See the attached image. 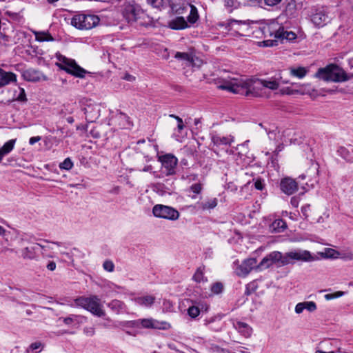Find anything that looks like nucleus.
Listing matches in <instances>:
<instances>
[{"label":"nucleus","instance_id":"nucleus-19","mask_svg":"<svg viewBox=\"0 0 353 353\" xmlns=\"http://www.w3.org/2000/svg\"><path fill=\"white\" fill-rule=\"evenodd\" d=\"M16 81L17 76L14 73L11 72H6L0 68V88Z\"/></svg>","mask_w":353,"mask_h":353},{"label":"nucleus","instance_id":"nucleus-30","mask_svg":"<svg viewBox=\"0 0 353 353\" xmlns=\"http://www.w3.org/2000/svg\"><path fill=\"white\" fill-rule=\"evenodd\" d=\"M205 268L203 266L199 267L196 269L193 275V280L198 283H205L208 282V279L205 276Z\"/></svg>","mask_w":353,"mask_h":353},{"label":"nucleus","instance_id":"nucleus-25","mask_svg":"<svg viewBox=\"0 0 353 353\" xmlns=\"http://www.w3.org/2000/svg\"><path fill=\"white\" fill-rule=\"evenodd\" d=\"M16 139H10L6 142L2 146L0 145V163H1L3 157L8 154L14 148Z\"/></svg>","mask_w":353,"mask_h":353},{"label":"nucleus","instance_id":"nucleus-36","mask_svg":"<svg viewBox=\"0 0 353 353\" xmlns=\"http://www.w3.org/2000/svg\"><path fill=\"white\" fill-rule=\"evenodd\" d=\"M44 347V345L40 341H36L31 343L26 349V353H39Z\"/></svg>","mask_w":353,"mask_h":353},{"label":"nucleus","instance_id":"nucleus-8","mask_svg":"<svg viewBox=\"0 0 353 353\" xmlns=\"http://www.w3.org/2000/svg\"><path fill=\"white\" fill-rule=\"evenodd\" d=\"M123 16L129 23L137 21L145 15L143 9L136 3H128L123 10Z\"/></svg>","mask_w":353,"mask_h":353},{"label":"nucleus","instance_id":"nucleus-12","mask_svg":"<svg viewBox=\"0 0 353 353\" xmlns=\"http://www.w3.org/2000/svg\"><path fill=\"white\" fill-rule=\"evenodd\" d=\"M256 260L255 259H247L235 268V272L238 276L244 277L247 276L254 268H256Z\"/></svg>","mask_w":353,"mask_h":353},{"label":"nucleus","instance_id":"nucleus-45","mask_svg":"<svg viewBox=\"0 0 353 353\" xmlns=\"http://www.w3.org/2000/svg\"><path fill=\"white\" fill-rule=\"evenodd\" d=\"M120 325L123 327H126L139 328V319L134 320V321H128L121 322Z\"/></svg>","mask_w":353,"mask_h":353},{"label":"nucleus","instance_id":"nucleus-17","mask_svg":"<svg viewBox=\"0 0 353 353\" xmlns=\"http://www.w3.org/2000/svg\"><path fill=\"white\" fill-rule=\"evenodd\" d=\"M288 258L302 261H312L314 257L307 250H295L288 252Z\"/></svg>","mask_w":353,"mask_h":353},{"label":"nucleus","instance_id":"nucleus-53","mask_svg":"<svg viewBox=\"0 0 353 353\" xmlns=\"http://www.w3.org/2000/svg\"><path fill=\"white\" fill-rule=\"evenodd\" d=\"M83 332L87 336H92L95 333L94 328L92 327H85L83 329Z\"/></svg>","mask_w":353,"mask_h":353},{"label":"nucleus","instance_id":"nucleus-28","mask_svg":"<svg viewBox=\"0 0 353 353\" xmlns=\"http://www.w3.org/2000/svg\"><path fill=\"white\" fill-rule=\"evenodd\" d=\"M155 301V297L152 295L140 296L134 299L137 304L143 307H150Z\"/></svg>","mask_w":353,"mask_h":353},{"label":"nucleus","instance_id":"nucleus-6","mask_svg":"<svg viewBox=\"0 0 353 353\" xmlns=\"http://www.w3.org/2000/svg\"><path fill=\"white\" fill-rule=\"evenodd\" d=\"M285 258L283 256L282 253L278 251H274L261 260L259 264L257 265L256 270L261 271L271 267L272 265L281 267L285 265Z\"/></svg>","mask_w":353,"mask_h":353},{"label":"nucleus","instance_id":"nucleus-35","mask_svg":"<svg viewBox=\"0 0 353 353\" xmlns=\"http://www.w3.org/2000/svg\"><path fill=\"white\" fill-rule=\"evenodd\" d=\"M305 137L301 132L294 133L290 139V145H300L303 144Z\"/></svg>","mask_w":353,"mask_h":353},{"label":"nucleus","instance_id":"nucleus-56","mask_svg":"<svg viewBox=\"0 0 353 353\" xmlns=\"http://www.w3.org/2000/svg\"><path fill=\"white\" fill-rule=\"evenodd\" d=\"M299 201H300L299 196H293L291 199V205L294 208H297L299 205Z\"/></svg>","mask_w":353,"mask_h":353},{"label":"nucleus","instance_id":"nucleus-16","mask_svg":"<svg viewBox=\"0 0 353 353\" xmlns=\"http://www.w3.org/2000/svg\"><path fill=\"white\" fill-rule=\"evenodd\" d=\"M218 203L216 198H208L194 204V208L198 211H207L214 209Z\"/></svg>","mask_w":353,"mask_h":353},{"label":"nucleus","instance_id":"nucleus-60","mask_svg":"<svg viewBox=\"0 0 353 353\" xmlns=\"http://www.w3.org/2000/svg\"><path fill=\"white\" fill-rule=\"evenodd\" d=\"M40 140H41V137H39V136L33 137L30 139L29 143L30 145H34L35 143L39 141Z\"/></svg>","mask_w":353,"mask_h":353},{"label":"nucleus","instance_id":"nucleus-1","mask_svg":"<svg viewBox=\"0 0 353 353\" xmlns=\"http://www.w3.org/2000/svg\"><path fill=\"white\" fill-rule=\"evenodd\" d=\"M222 90H227L233 93L241 94L246 97H263V90L261 86V79L255 81H242L237 79L225 80L219 85Z\"/></svg>","mask_w":353,"mask_h":353},{"label":"nucleus","instance_id":"nucleus-24","mask_svg":"<svg viewBox=\"0 0 353 353\" xmlns=\"http://www.w3.org/2000/svg\"><path fill=\"white\" fill-rule=\"evenodd\" d=\"M204 325L209 327L211 330L219 332L222 330V323L221 319L219 317H211L205 319Z\"/></svg>","mask_w":353,"mask_h":353},{"label":"nucleus","instance_id":"nucleus-38","mask_svg":"<svg viewBox=\"0 0 353 353\" xmlns=\"http://www.w3.org/2000/svg\"><path fill=\"white\" fill-rule=\"evenodd\" d=\"M50 250H53V247L50 245H41L40 247V251L43 257L54 258L56 257L54 254H49L48 252Z\"/></svg>","mask_w":353,"mask_h":353},{"label":"nucleus","instance_id":"nucleus-43","mask_svg":"<svg viewBox=\"0 0 353 353\" xmlns=\"http://www.w3.org/2000/svg\"><path fill=\"white\" fill-rule=\"evenodd\" d=\"M223 289V285L220 282L214 283L211 286V291L214 294H218L221 292H222Z\"/></svg>","mask_w":353,"mask_h":353},{"label":"nucleus","instance_id":"nucleus-18","mask_svg":"<svg viewBox=\"0 0 353 353\" xmlns=\"http://www.w3.org/2000/svg\"><path fill=\"white\" fill-rule=\"evenodd\" d=\"M234 328L245 338H249L252 333V328L246 323L238 320L232 321Z\"/></svg>","mask_w":353,"mask_h":353},{"label":"nucleus","instance_id":"nucleus-4","mask_svg":"<svg viewBox=\"0 0 353 353\" xmlns=\"http://www.w3.org/2000/svg\"><path fill=\"white\" fill-rule=\"evenodd\" d=\"M99 21L100 19L97 15L77 14L72 17L70 24L77 29L87 30L98 26Z\"/></svg>","mask_w":353,"mask_h":353},{"label":"nucleus","instance_id":"nucleus-61","mask_svg":"<svg viewBox=\"0 0 353 353\" xmlns=\"http://www.w3.org/2000/svg\"><path fill=\"white\" fill-rule=\"evenodd\" d=\"M338 254V252L333 249H328L327 251V254L330 257H336L335 254Z\"/></svg>","mask_w":353,"mask_h":353},{"label":"nucleus","instance_id":"nucleus-39","mask_svg":"<svg viewBox=\"0 0 353 353\" xmlns=\"http://www.w3.org/2000/svg\"><path fill=\"white\" fill-rule=\"evenodd\" d=\"M230 26L232 29H239L242 30L243 28L248 29V25L245 22L239 21L237 20L232 19L229 23Z\"/></svg>","mask_w":353,"mask_h":353},{"label":"nucleus","instance_id":"nucleus-52","mask_svg":"<svg viewBox=\"0 0 353 353\" xmlns=\"http://www.w3.org/2000/svg\"><path fill=\"white\" fill-rule=\"evenodd\" d=\"M285 32L284 31L283 27H280L278 30L275 32V37L280 39V38H284L285 37Z\"/></svg>","mask_w":353,"mask_h":353},{"label":"nucleus","instance_id":"nucleus-14","mask_svg":"<svg viewBox=\"0 0 353 353\" xmlns=\"http://www.w3.org/2000/svg\"><path fill=\"white\" fill-rule=\"evenodd\" d=\"M211 141L214 145L221 147L230 145L232 142H234V138L232 135L223 136L214 132L211 134Z\"/></svg>","mask_w":353,"mask_h":353},{"label":"nucleus","instance_id":"nucleus-21","mask_svg":"<svg viewBox=\"0 0 353 353\" xmlns=\"http://www.w3.org/2000/svg\"><path fill=\"white\" fill-rule=\"evenodd\" d=\"M114 122L117 123L121 128H130L132 126L129 117L121 112L116 114Z\"/></svg>","mask_w":353,"mask_h":353},{"label":"nucleus","instance_id":"nucleus-41","mask_svg":"<svg viewBox=\"0 0 353 353\" xmlns=\"http://www.w3.org/2000/svg\"><path fill=\"white\" fill-rule=\"evenodd\" d=\"M146 1L152 7L157 9H161L165 5V0H146Z\"/></svg>","mask_w":353,"mask_h":353},{"label":"nucleus","instance_id":"nucleus-3","mask_svg":"<svg viewBox=\"0 0 353 353\" xmlns=\"http://www.w3.org/2000/svg\"><path fill=\"white\" fill-rule=\"evenodd\" d=\"M74 303L77 306L88 310L94 316L103 317L105 315L103 304L96 295L78 297L74 300Z\"/></svg>","mask_w":353,"mask_h":353},{"label":"nucleus","instance_id":"nucleus-31","mask_svg":"<svg viewBox=\"0 0 353 353\" xmlns=\"http://www.w3.org/2000/svg\"><path fill=\"white\" fill-rule=\"evenodd\" d=\"M263 90L268 88L270 90H276L279 88L280 81L278 79H261Z\"/></svg>","mask_w":353,"mask_h":353},{"label":"nucleus","instance_id":"nucleus-57","mask_svg":"<svg viewBox=\"0 0 353 353\" xmlns=\"http://www.w3.org/2000/svg\"><path fill=\"white\" fill-rule=\"evenodd\" d=\"M254 187L259 190H262L263 189V181L261 179H257L254 183Z\"/></svg>","mask_w":353,"mask_h":353},{"label":"nucleus","instance_id":"nucleus-42","mask_svg":"<svg viewBox=\"0 0 353 353\" xmlns=\"http://www.w3.org/2000/svg\"><path fill=\"white\" fill-rule=\"evenodd\" d=\"M73 166V163L70 158H66L62 163L59 164L61 170H70Z\"/></svg>","mask_w":353,"mask_h":353},{"label":"nucleus","instance_id":"nucleus-26","mask_svg":"<svg viewBox=\"0 0 353 353\" xmlns=\"http://www.w3.org/2000/svg\"><path fill=\"white\" fill-rule=\"evenodd\" d=\"M305 309L309 312H314L316 310V305L313 301H305V302L299 303L295 307V312L297 314H300Z\"/></svg>","mask_w":353,"mask_h":353},{"label":"nucleus","instance_id":"nucleus-11","mask_svg":"<svg viewBox=\"0 0 353 353\" xmlns=\"http://www.w3.org/2000/svg\"><path fill=\"white\" fill-rule=\"evenodd\" d=\"M139 328L168 330L171 327L166 321H159L152 318L139 319Z\"/></svg>","mask_w":353,"mask_h":353},{"label":"nucleus","instance_id":"nucleus-7","mask_svg":"<svg viewBox=\"0 0 353 353\" xmlns=\"http://www.w3.org/2000/svg\"><path fill=\"white\" fill-rule=\"evenodd\" d=\"M152 213L156 217L170 221H176L180 216L179 212L174 208L160 204L153 207Z\"/></svg>","mask_w":353,"mask_h":353},{"label":"nucleus","instance_id":"nucleus-51","mask_svg":"<svg viewBox=\"0 0 353 353\" xmlns=\"http://www.w3.org/2000/svg\"><path fill=\"white\" fill-rule=\"evenodd\" d=\"M170 117L174 118L177 121V122H178L177 129H178L179 132H181L184 128V125H183L182 119L176 115H174V114H170Z\"/></svg>","mask_w":353,"mask_h":353},{"label":"nucleus","instance_id":"nucleus-9","mask_svg":"<svg viewBox=\"0 0 353 353\" xmlns=\"http://www.w3.org/2000/svg\"><path fill=\"white\" fill-rule=\"evenodd\" d=\"M82 110L84 112L88 122H94L100 116V108L91 99H85Z\"/></svg>","mask_w":353,"mask_h":353},{"label":"nucleus","instance_id":"nucleus-10","mask_svg":"<svg viewBox=\"0 0 353 353\" xmlns=\"http://www.w3.org/2000/svg\"><path fill=\"white\" fill-rule=\"evenodd\" d=\"M159 161L162 164L163 172L166 175L174 174L175 168L177 165V159L172 154H165L159 157Z\"/></svg>","mask_w":353,"mask_h":353},{"label":"nucleus","instance_id":"nucleus-22","mask_svg":"<svg viewBox=\"0 0 353 353\" xmlns=\"http://www.w3.org/2000/svg\"><path fill=\"white\" fill-rule=\"evenodd\" d=\"M168 27L172 30H183L188 28V25L184 17H176L169 21Z\"/></svg>","mask_w":353,"mask_h":353},{"label":"nucleus","instance_id":"nucleus-64","mask_svg":"<svg viewBox=\"0 0 353 353\" xmlns=\"http://www.w3.org/2000/svg\"><path fill=\"white\" fill-rule=\"evenodd\" d=\"M342 258L346 260H353V253L348 252L347 254H345Z\"/></svg>","mask_w":353,"mask_h":353},{"label":"nucleus","instance_id":"nucleus-15","mask_svg":"<svg viewBox=\"0 0 353 353\" xmlns=\"http://www.w3.org/2000/svg\"><path fill=\"white\" fill-rule=\"evenodd\" d=\"M40 243H34L30 246L26 247L21 250V257L23 259H36L38 258V253L40 251Z\"/></svg>","mask_w":353,"mask_h":353},{"label":"nucleus","instance_id":"nucleus-5","mask_svg":"<svg viewBox=\"0 0 353 353\" xmlns=\"http://www.w3.org/2000/svg\"><path fill=\"white\" fill-rule=\"evenodd\" d=\"M59 68L76 77L83 78L85 74L90 73L83 68L80 67L74 60L68 59L65 57L59 58Z\"/></svg>","mask_w":353,"mask_h":353},{"label":"nucleus","instance_id":"nucleus-29","mask_svg":"<svg viewBox=\"0 0 353 353\" xmlns=\"http://www.w3.org/2000/svg\"><path fill=\"white\" fill-rule=\"evenodd\" d=\"M108 307L116 314H119L123 312L125 307V304L119 300L114 299L111 301L108 304Z\"/></svg>","mask_w":353,"mask_h":353},{"label":"nucleus","instance_id":"nucleus-44","mask_svg":"<svg viewBox=\"0 0 353 353\" xmlns=\"http://www.w3.org/2000/svg\"><path fill=\"white\" fill-rule=\"evenodd\" d=\"M188 314L192 318L197 317L200 314V310L197 306L192 305L188 309Z\"/></svg>","mask_w":353,"mask_h":353},{"label":"nucleus","instance_id":"nucleus-20","mask_svg":"<svg viewBox=\"0 0 353 353\" xmlns=\"http://www.w3.org/2000/svg\"><path fill=\"white\" fill-rule=\"evenodd\" d=\"M22 76L28 81H39L43 77L41 72L33 68H29L23 71Z\"/></svg>","mask_w":353,"mask_h":353},{"label":"nucleus","instance_id":"nucleus-27","mask_svg":"<svg viewBox=\"0 0 353 353\" xmlns=\"http://www.w3.org/2000/svg\"><path fill=\"white\" fill-rule=\"evenodd\" d=\"M285 223L282 219L274 220L269 226V230L272 233H279L284 230L285 228Z\"/></svg>","mask_w":353,"mask_h":353},{"label":"nucleus","instance_id":"nucleus-32","mask_svg":"<svg viewBox=\"0 0 353 353\" xmlns=\"http://www.w3.org/2000/svg\"><path fill=\"white\" fill-rule=\"evenodd\" d=\"M304 39L305 35L301 32L296 34L292 31H288V46L290 44L299 43Z\"/></svg>","mask_w":353,"mask_h":353},{"label":"nucleus","instance_id":"nucleus-37","mask_svg":"<svg viewBox=\"0 0 353 353\" xmlns=\"http://www.w3.org/2000/svg\"><path fill=\"white\" fill-rule=\"evenodd\" d=\"M199 19V14L196 8L190 5V12L188 17V21L190 23H194Z\"/></svg>","mask_w":353,"mask_h":353},{"label":"nucleus","instance_id":"nucleus-46","mask_svg":"<svg viewBox=\"0 0 353 353\" xmlns=\"http://www.w3.org/2000/svg\"><path fill=\"white\" fill-rule=\"evenodd\" d=\"M103 268L107 272H112L114 270V265L112 261L106 260L103 262Z\"/></svg>","mask_w":353,"mask_h":353},{"label":"nucleus","instance_id":"nucleus-48","mask_svg":"<svg viewBox=\"0 0 353 353\" xmlns=\"http://www.w3.org/2000/svg\"><path fill=\"white\" fill-rule=\"evenodd\" d=\"M344 294H345L344 292L338 291V292H336L334 293L325 294V299L326 300H331V299H333L341 297V296H343Z\"/></svg>","mask_w":353,"mask_h":353},{"label":"nucleus","instance_id":"nucleus-59","mask_svg":"<svg viewBox=\"0 0 353 353\" xmlns=\"http://www.w3.org/2000/svg\"><path fill=\"white\" fill-rule=\"evenodd\" d=\"M281 0H264L265 3L270 6H273L281 2Z\"/></svg>","mask_w":353,"mask_h":353},{"label":"nucleus","instance_id":"nucleus-13","mask_svg":"<svg viewBox=\"0 0 353 353\" xmlns=\"http://www.w3.org/2000/svg\"><path fill=\"white\" fill-rule=\"evenodd\" d=\"M311 20L316 26L323 27L330 21V17L324 10H317L312 15Z\"/></svg>","mask_w":353,"mask_h":353},{"label":"nucleus","instance_id":"nucleus-50","mask_svg":"<svg viewBox=\"0 0 353 353\" xmlns=\"http://www.w3.org/2000/svg\"><path fill=\"white\" fill-rule=\"evenodd\" d=\"M15 99L21 102H25L27 101L26 92L23 88H19V94Z\"/></svg>","mask_w":353,"mask_h":353},{"label":"nucleus","instance_id":"nucleus-34","mask_svg":"<svg viewBox=\"0 0 353 353\" xmlns=\"http://www.w3.org/2000/svg\"><path fill=\"white\" fill-rule=\"evenodd\" d=\"M309 70L305 67H298L290 68V74L299 79L303 78L308 72Z\"/></svg>","mask_w":353,"mask_h":353},{"label":"nucleus","instance_id":"nucleus-23","mask_svg":"<svg viewBox=\"0 0 353 353\" xmlns=\"http://www.w3.org/2000/svg\"><path fill=\"white\" fill-rule=\"evenodd\" d=\"M305 179V174L300 175L297 179L298 181H296V179H290L288 177V195L292 194L298 190L299 185H300L302 189H304V184L301 183L300 180H304Z\"/></svg>","mask_w":353,"mask_h":353},{"label":"nucleus","instance_id":"nucleus-40","mask_svg":"<svg viewBox=\"0 0 353 353\" xmlns=\"http://www.w3.org/2000/svg\"><path fill=\"white\" fill-rule=\"evenodd\" d=\"M174 57L177 59H182V60H185V61H187L190 63H192L193 62V57L188 53L187 52H177L175 55H174Z\"/></svg>","mask_w":353,"mask_h":353},{"label":"nucleus","instance_id":"nucleus-55","mask_svg":"<svg viewBox=\"0 0 353 353\" xmlns=\"http://www.w3.org/2000/svg\"><path fill=\"white\" fill-rule=\"evenodd\" d=\"M310 210V205H306L302 207L301 208V212L303 214V216L305 218H307L308 216V212Z\"/></svg>","mask_w":353,"mask_h":353},{"label":"nucleus","instance_id":"nucleus-63","mask_svg":"<svg viewBox=\"0 0 353 353\" xmlns=\"http://www.w3.org/2000/svg\"><path fill=\"white\" fill-rule=\"evenodd\" d=\"M47 268H48V270H49L50 271L54 270L56 269V263L54 261H50L47 265Z\"/></svg>","mask_w":353,"mask_h":353},{"label":"nucleus","instance_id":"nucleus-49","mask_svg":"<svg viewBox=\"0 0 353 353\" xmlns=\"http://www.w3.org/2000/svg\"><path fill=\"white\" fill-rule=\"evenodd\" d=\"M190 190L196 194H200L202 189H203V185L201 183H194L192 184L191 186H190Z\"/></svg>","mask_w":353,"mask_h":353},{"label":"nucleus","instance_id":"nucleus-2","mask_svg":"<svg viewBox=\"0 0 353 353\" xmlns=\"http://www.w3.org/2000/svg\"><path fill=\"white\" fill-rule=\"evenodd\" d=\"M314 77L324 81L332 82H343L351 79L343 68L336 64H330L319 68Z\"/></svg>","mask_w":353,"mask_h":353},{"label":"nucleus","instance_id":"nucleus-54","mask_svg":"<svg viewBox=\"0 0 353 353\" xmlns=\"http://www.w3.org/2000/svg\"><path fill=\"white\" fill-rule=\"evenodd\" d=\"M163 310L170 311L172 307V303L168 300H164L163 302Z\"/></svg>","mask_w":353,"mask_h":353},{"label":"nucleus","instance_id":"nucleus-58","mask_svg":"<svg viewBox=\"0 0 353 353\" xmlns=\"http://www.w3.org/2000/svg\"><path fill=\"white\" fill-rule=\"evenodd\" d=\"M281 189L284 193H287V179L284 178L281 182Z\"/></svg>","mask_w":353,"mask_h":353},{"label":"nucleus","instance_id":"nucleus-47","mask_svg":"<svg viewBox=\"0 0 353 353\" xmlns=\"http://www.w3.org/2000/svg\"><path fill=\"white\" fill-rule=\"evenodd\" d=\"M78 316L74 314H72L68 317H62L59 318V321H62L65 325H71L73 322H74Z\"/></svg>","mask_w":353,"mask_h":353},{"label":"nucleus","instance_id":"nucleus-33","mask_svg":"<svg viewBox=\"0 0 353 353\" xmlns=\"http://www.w3.org/2000/svg\"><path fill=\"white\" fill-rule=\"evenodd\" d=\"M33 34H34L35 39L37 41L43 42L54 41V38L47 32L33 31Z\"/></svg>","mask_w":353,"mask_h":353},{"label":"nucleus","instance_id":"nucleus-62","mask_svg":"<svg viewBox=\"0 0 353 353\" xmlns=\"http://www.w3.org/2000/svg\"><path fill=\"white\" fill-rule=\"evenodd\" d=\"M298 5L296 3V0H292L291 2H288V9H297Z\"/></svg>","mask_w":353,"mask_h":353}]
</instances>
